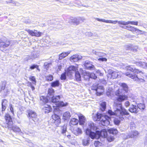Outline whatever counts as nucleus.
I'll return each mask as SVG.
<instances>
[{"instance_id": "obj_56", "label": "nucleus", "mask_w": 147, "mask_h": 147, "mask_svg": "<svg viewBox=\"0 0 147 147\" xmlns=\"http://www.w3.org/2000/svg\"><path fill=\"white\" fill-rule=\"evenodd\" d=\"M16 1L12 0H9L8 1H6V2L8 3H12V5L14 6L15 3Z\"/></svg>"}, {"instance_id": "obj_15", "label": "nucleus", "mask_w": 147, "mask_h": 147, "mask_svg": "<svg viewBox=\"0 0 147 147\" xmlns=\"http://www.w3.org/2000/svg\"><path fill=\"white\" fill-rule=\"evenodd\" d=\"M139 134L138 131H131L129 134H127L126 135V137L125 139H127L130 138H134L137 136Z\"/></svg>"}, {"instance_id": "obj_34", "label": "nucleus", "mask_w": 147, "mask_h": 147, "mask_svg": "<svg viewBox=\"0 0 147 147\" xmlns=\"http://www.w3.org/2000/svg\"><path fill=\"white\" fill-rule=\"evenodd\" d=\"M12 129L15 132L20 133L21 132V129L19 127L16 126H13L11 127Z\"/></svg>"}, {"instance_id": "obj_10", "label": "nucleus", "mask_w": 147, "mask_h": 147, "mask_svg": "<svg viewBox=\"0 0 147 147\" xmlns=\"http://www.w3.org/2000/svg\"><path fill=\"white\" fill-rule=\"evenodd\" d=\"M84 66L86 69L89 70H94L95 69V67L92 64V62L89 61H86L84 64Z\"/></svg>"}, {"instance_id": "obj_54", "label": "nucleus", "mask_w": 147, "mask_h": 147, "mask_svg": "<svg viewBox=\"0 0 147 147\" xmlns=\"http://www.w3.org/2000/svg\"><path fill=\"white\" fill-rule=\"evenodd\" d=\"M64 65L63 64L61 63L58 66V69H57L58 70L60 71L61 69H62L63 67V65Z\"/></svg>"}, {"instance_id": "obj_20", "label": "nucleus", "mask_w": 147, "mask_h": 147, "mask_svg": "<svg viewBox=\"0 0 147 147\" xmlns=\"http://www.w3.org/2000/svg\"><path fill=\"white\" fill-rule=\"evenodd\" d=\"M54 115L59 116L61 115L63 112L61 110H60L59 108L57 107L55 108H54Z\"/></svg>"}, {"instance_id": "obj_4", "label": "nucleus", "mask_w": 147, "mask_h": 147, "mask_svg": "<svg viewBox=\"0 0 147 147\" xmlns=\"http://www.w3.org/2000/svg\"><path fill=\"white\" fill-rule=\"evenodd\" d=\"M55 91L52 88H49L48 90V94L46 97H45L43 100L42 102L44 103L48 102L49 100H50L52 102H58L59 98L60 96H54V94Z\"/></svg>"}, {"instance_id": "obj_13", "label": "nucleus", "mask_w": 147, "mask_h": 147, "mask_svg": "<svg viewBox=\"0 0 147 147\" xmlns=\"http://www.w3.org/2000/svg\"><path fill=\"white\" fill-rule=\"evenodd\" d=\"M117 118H115L114 120V123L116 125H119L121 122L123 121L125 116L124 115H118Z\"/></svg>"}, {"instance_id": "obj_2", "label": "nucleus", "mask_w": 147, "mask_h": 147, "mask_svg": "<svg viewBox=\"0 0 147 147\" xmlns=\"http://www.w3.org/2000/svg\"><path fill=\"white\" fill-rule=\"evenodd\" d=\"M127 71H131V73H130L128 72H127L125 73V75L126 76L129 77L134 80L135 81H137L138 82H142L144 80L142 78H139L138 75H136L137 74H143L144 73L142 71H139V70L136 69L134 66L129 65L127 66L126 67Z\"/></svg>"}, {"instance_id": "obj_49", "label": "nucleus", "mask_w": 147, "mask_h": 147, "mask_svg": "<svg viewBox=\"0 0 147 147\" xmlns=\"http://www.w3.org/2000/svg\"><path fill=\"white\" fill-rule=\"evenodd\" d=\"M61 121V119H59L57 120L54 121L53 122L56 125V126H57L60 123Z\"/></svg>"}, {"instance_id": "obj_60", "label": "nucleus", "mask_w": 147, "mask_h": 147, "mask_svg": "<svg viewBox=\"0 0 147 147\" xmlns=\"http://www.w3.org/2000/svg\"><path fill=\"white\" fill-rule=\"evenodd\" d=\"M125 107H128L129 105H130L129 102L128 101H126L125 102Z\"/></svg>"}, {"instance_id": "obj_29", "label": "nucleus", "mask_w": 147, "mask_h": 147, "mask_svg": "<svg viewBox=\"0 0 147 147\" xmlns=\"http://www.w3.org/2000/svg\"><path fill=\"white\" fill-rule=\"evenodd\" d=\"M70 52H63L59 55V59L61 60L63 58L65 57L69 54Z\"/></svg>"}, {"instance_id": "obj_38", "label": "nucleus", "mask_w": 147, "mask_h": 147, "mask_svg": "<svg viewBox=\"0 0 147 147\" xmlns=\"http://www.w3.org/2000/svg\"><path fill=\"white\" fill-rule=\"evenodd\" d=\"M121 86L123 88V90L127 92L128 89V86L125 83H122L121 84Z\"/></svg>"}, {"instance_id": "obj_64", "label": "nucleus", "mask_w": 147, "mask_h": 147, "mask_svg": "<svg viewBox=\"0 0 147 147\" xmlns=\"http://www.w3.org/2000/svg\"><path fill=\"white\" fill-rule=\"evenodd\" d=\"M20 5V4L17 2L16 1L15 3L14 6H19Z\"/></svg>"}, {"instance_id": "obj_59", "label": "nucleus", "mask_w": 147, "mask_h": 147, "mask_svg": "<svg viewBox=\"0 0 147 147\" xmlns=\"http://www.w3.org/2000/svg\"><path fill=\"white\" fill-rule=\"evenodd\" d=\"M98 60L100 61H107V59L105 58H100L98 59Z\"/></svg>"}, {"instance_id": "obj_12", "label": "nucleus", "mask_w": 147, "mask_h": 147, "mask_svg": "<svg viewBox=\"0 0 147 147\" xmlns=\"http://www.w3.org/2000/svg\"><path fill=\"white\" fill-rule=\"evenodd\" d=\"M70 130L76 136L80 135L82 133L81 129L77 127H75L74 128L73 127H71Z\"/></svg>"}, {"instance_id": "obj_42", "label": "nucleus", "mask_w": 147, "mask_h": 147, "mask_svg": "<svg viewBox=\"0 0 147 147\" xmlns=\"http://www.w3.org/2000/svg\"><path fill=\"white\" fill-rule=\"evenodd\" d=\"M100 134L101 136H103L104 137H105L107 135V132L105 129H104L101 132Z\"/></svg>"}, {"instance_id": "obj_1", "label": "nucleus", "mask_w": 147, "mask_h": 147, "mask_svg": "<svg viewBox=\"0 0 147 147\" xmlns=\"http://www.w3.org/2000/svg\"><path fill=\"white\" fill-rule=\"evenodd\" d=\"M86 135L89 136L85 137L82 140V144L84 146H88L90 144V138L92 139L95 138L96 137V134L92 131V130L96 131L97 129V127L93 122L90 121L86 123Z\"/></svg>"}, {"instance_id": "obj_36", "label": "nucleus", "mask_w": 147, "mask_h": 147, "mask_svg": "<svg viewBox=\"0 0 147 147\" xmlns=\"http://www.w3.org/2000/svg\"><path fill=\"white\" fill-rule=\"evenodd\" d=\"M109 75H111V78L113 79L116 78L118 76V73L115 71H113L111 72V74H109Z\"/></svg>"}, {"instance_id": "obj_5", "label": "nucleus", "mask_w": 147, "mask_h": 147, "mask_svg": "<svg viewBox=\"0 0 147 147\" xmlns=\"http://www.w3.org/2000/svg\"><path fill=\"white\" fill-rule=\"evenodd\" d=\"M97 118L96 120L100 121V123L103 126H107L110 123L111 120L110 117L107 115H103L101 114L97 113L96 115Z\"/></svg>"}, {"instance_id": "obj_6", "label": "nucleus", "mask_w": 147, "mask_h": 147, "mask_svg": "<svg viewBox=\"0 0 147 147\" xmlns=\"http://www.w3.org/2000/svg\"><path fill=\"white\" fill-rule=\"evenodd\" d=\"M96 19L98 21L102 22L107 23L116 24L117 22L119 24H121L123 25H126L129 24H131V21L126 22L123 21H118L117 20H116L113 21L111 20H105L104 19H100L98 18H96Z\"/></svg>"}, {"instance_id": "obj_40", "label": "nucleus", "mask_w": 147, "mask_h": 147, "mask_svg": "<svg viewBox=\"0 0 147 147\" xmlns=\"http://www.w3.org/2000/svg\"><path fill=\"white\" fill-rule=\"evenodd\" d=\"M25 30L31 36H34V30H32L29 29H26Z\"/></svg>"}, {"instance_id": "obj_52", "label": "nucleus", "mask_w": 147, "mask_h": 147, "mask_svg": "<svg viewBox=\"0 0 147 147\" xmlns=\"http://www.w3.org/2000/svg\"><path fill=\"white\" fill-rule=\"evenodd\" d=\"M121 90L120 89H119L118 90H117V91L115 92V94L117 96H119L121 94H120L121 92Z\"/></svg>"}, {"instance_id": "obj_48", "label": "nucleus", "mask_w": 147, "mask_h": 147, "mask_svg": "<svg viewBox=\"0 0 147 147\" xmlns=\"http://www.w3.org/2000/svg\"><path fill=\"white\" fill-rule=\"evenodd\" d=\"M90 78H92L94 79H96L97 78V76L95 74L90 73Z\"/></svg>"}, {"instance_id": "obj_39", "label": "nucleus", "mask_w": 147, "mask_h": 147, "mask_svg": "<svg viewBox=\"0 0 147 147\" xmlns=\"http://www.w3.org/2000/svg\"><path fill=\"white\" fill-rule=\"evenodd\" d=\"M138 108H139L140 110H144L145 108V105L143 103L138 104L137 106Z\"/></svg>"}, {"instance_id": "obj_11", "label": "nucleus", "mask_w": 147, "mask_h": 147, "mask_svg": "<svg viewBox=\"0 0 147 147\" xmlns=\"http://www.w3.org/2000/svg\"><path fill=\"white\" fill-rule=\"evenodd\" d=\"M77 70H78V69L77 67L74 66H70L66 71L67 76L70 77L72 74H74Z\"/></svg>"}, {"instance_id": "obj_32", "label": "nucleus", "mask_w": 147, "mask_h": 147, "mask_svg": "<svg viewBox=\"0 0 147 147\" xmlns=\"http://www.w3.org/2000/svg\"><path fill=\"white\" fill-rule=\"evenodd\" d=\"M51 62L48 61L45 62L43 65V67L47 70H48L49 67L51 65Z\"/></svg>"}, {"instance_id": "obj_30", "label": "nucleus", "mask_w": 147, "mask_h": 147, "mask_svg": "<svg viewBox=\"0 0 147 147\" xmlns=\"http://www.w3.org/2000/svg\"><path fill=\"white\" fill-rule=\"evenodd\" d=\"M79 122V120L75 118H71V119L70 124L71 125H76Z\"/></svg>"}, {"instance_id": "obj_16", "label": "nucleus", "mask_w": 147, "mask_h": 147, "mask_svg": "<svg viewBox=\"0 0 147 147\" xmlns=\"http://www.w3.org/2000/svg\"><path fill=\"white\" fill-rule=\"evenodd\" d=\"M82 56L78 55H74L70 57V60L71 61L76 62L82 59Z\"/></svg>"}, {"instance_id": "obj_21", "label": "nucleus", "mask_w": 147, "mask_h": 147, "mask_svg": "<svg viewBox=\"0 0 147 147\" xmlns=\"http://www.w3.org/2000/svg\"><path fill=\"white\" fill-rule=\"evenodd\" d=\"M54 103H55V105H57V106L58 107H65L68 104V103L67 102H66L64 103L63 101L59 102V101L57 102Z\"/></svg>"}, {"instance_id": "obj_62", "label": "nucleus", "mask_w": 147, "mask_h": 147, "mask_svg": "<svg viewBox=\"0 0 147 147\" xmlns=\"http://www.w3.org/2000/svg\"><path fill=\"white\" fill-rule=\"evenodd\" d=\"M2 106V111H4L5 110V109L6 108V106H4L3 105H1Z\"/></svg>"}, {"instance_id": "obj_53", "label": "nucleus", "mask_w": 147, "mask_h": 147, "mask_svg": "<svg viewBox=\"0 0 147 147\" xmlns=\"http://www.w3.org/2000/svg\"><path fill=\"white\" fill-rule=\"evenodd\" d=\"M7 101L6 99H4L2 100L1 105L7 106Z\"/></svg>"}, {"instance_id": "obj_27", "label": "nucleus", "mask_w": 147, "mask_h": 147, "mask_svg": "<svg viewBox=\"0 0 147 147\" xmlns=\"http://www.w3.org/2000/svg\"><path fill=\"white\" fill-rule=\"evenodd\" d=\"M60 83L59 80H56L51 83V86L52 87H58L60 85Z\"/></svg>"}, {"instance_id": "obj_45", "label": "nucleus", "mask_w": 147, "mask_h": 147, "mask_svg": "<svg viewBox=\"0 0 147 147\" xmlns=\"http://www.w3.org/2000/svg\"><path fill=\"white\" fill-rule=\"evenodd\" d=\"M29 78L30 80L33 82V84H36V81L34 76H30L29 77Z\"/></svg>"}, {"instance_id": "obj_31", "label": "nucleus", "mask_w": 147, "mask_h": 147, "mask_svg": "<svg viewBox=\"0 0 147 147\" xmlns=\"http://www.w3.org/2000/svg\"><path fill=\"white\" fill-rule=\"evenodd\" d=\"M75 74V78L76 80L78 81H81V76L79 72L77 70Z\"/></svg>"}, {"instance_id": "obj_8", "label": "nucleus", "mask_w": 147, "mask_h": 147, "mask_svg": "<svg viewBox=\"0 0 147 147\" xmlns=\"http://www.w3.org/2000/svg\"><path fill=\"white\" fill-rule=\"evenodd\" d=\"M5 119L7 127L11 128L13 125V122L10 115L8 113H6L5 115Z\"/></svg>"}, {"instance_id": "obj_46", "label": "nucleus", "mask_w": 147, "mask_h": 147, "mask_svg": "<svg viewBox=\"0 0 147 147\" xmlns=\"http://www.w3.org/2000/svg\"><path fill=\"white\" fill-rule=\"evenodd\" d=\"M2 84L1 85V89L3 90H4L6 84V82L5 81H2Z\"/></svg>"}, {"instance_id": "obj_23", "label": "nucleus", "mask_w": 147, "mask_h": 147, "mask_svg": "<svg viewBox=\"0 0 147 147\" xmlns=\"http://www.w3.org/2000/svg\"><path fill=\"white\" fill-rule=\"evenodd\" d=\"M69 22L71 24H75L78 25L79 24L78 18H72L69 20Z\"/></svg>"}, {"instance_id": "obj_47", "label": "nucleus", "mask_w": 147, "mask_h": 147, "mask_svg": "<svg viewBox=\"0 0 147 147\" xmlns=\"http://www.w3.org/2000/svg\"><path fill=\"white\" fill-rule=\"evenodd\" d=\"M52 118L53 119V120L54 121L57 120V119H61L60 116H58L57 115H52Z\"/></svg>"}, {"instance_id": "obj_57", "label": "nucleus", "mask_w": 147, "mask_h": 147, "mask_svg": "<svg viewBox=\"0 0 147 147\" xmlns=\"http://www.w3.org/2000/svg\"><path fill=\"white\" fill-rule=\"evenodd\" d=\"M9 108L10 109V111L12 113V114L14 113V111H13V108L12 106V105L11 104H10L9 105Z\"/></svg>"}, {"instance_id": "obj_63", "label": "nucleus", "mask_w": 147, "mask_h": 147, "mask_svg": "<svg viewBox=\"0 0 147 147\" xmlns=\"http://www.w3.org/2000/svg\"><path fill=\"white\" fill-rule=\"evenodd\" d=\"M143 120L146 122L147 123V116H145L143 117Z\"/></svg>"}, {"instance_id": "obj_14", "label": "nucleus", "mask_w": 147, "mask_h": 147, "mask_svg": "<svg viewBox=\"0 0 147 147\" xmlns=\"http://www.w3.org/2000/svg\"><path fill=\"white\" fill-rule=\"evenodd\" d=\"M79 119V124L80 125H84L85 123L86 119L85 117L81 114L78 115Z\"/></svg>"}, {"instance_id": "obj_37", "label": "nucleus", "mask_w": 147, "mask_h": 147, "mask_svg": "<svg viewBox=\"0 0 147 147\" xmlns=\"http://www.w3.org/2000/svg\"><path fill=\"white\" fill-rule=\"evenodd\" d=\"M45 80L48 81H51L53 80V77L52 75L49 74L45 76Z\"/></svg>"}, {"instance_id": "obj_26", "label": "nucleus", "mask_w": 147, "mask_h": 147, "mask_svg": "<svg viewBox=\"0 0 147 147\" xmlns=\"http://www.w3.org/2000/svg\"><path fill=\"white\" fill-rule=\"evenodd\" d=\"M100 90L103 91V87L102 86L99 87L98 86L95 89V90L96 91V94L97 96H100L102 94V91L99 92V90Z\"/></svg>"}, {"instance_id": "obj_43", "label": "nucleus", "mask_w": 147, "mask_h": 147, "mask_svg": "<svg viewBox=\"0 0 147 147\" xmlns=\"http://www.w3.org/2000/svg\"><path fill=\"white\" fill-rule=\"evenodd\" d=\"M67 75V72L66 71L64 73L62 74L60 77L61 79V80H65L66 78V76Z\"/></svg>"}, {"instance_id": "obj_55", "label": "nucleus", "mask_w": 147, "mask_h": 147, "mask_svg": "<svg viewBox=\"0 0 147 147\" xmlns=\"http://www.w3.org/2000/svg\"><path fill=\"white\" fill-rule=\"evenodd\" d=\"M78 19L79 21V22L80 23V22L81 21L84 22V21L86 20V19L84 17H78Z\"/></svg>"}, {"instance_id": "obj_41", "label": "nucleus", "mask_w": 147, "mask_h": 147, "mask_svg": "<svg viewBox=\"0 0 147 147\" xmlns=\"http://www.w3.org/2000/svg\"><path fill=\"white\" fill-rule=\"evenodd\" d=\"M34 36L37 37H39L41 36L42 33L38 31L37 30H34Z\"/></svg>"}, {"instance_id": "obj_22", "label": "nucleus", "mask_w": 147, "mask_h": 147, "mask_svg": "<svg viewBox=\"0 0 147 147\" xmlns=\"http://www.w3.org/2000/svg\"><path fill=\"white\" fill-rule=\"evenodd\" d=\"M137 65L143 68H147V63L142 62H136Z\"/></svg>"}, {"instance_id": "obj_28", "label": "nucleus", "mask_w": 147, "mask_h": 147, "mask_svg": "<svg viewBox=\"0 0 147 147\" xmlns=\"http://www.w3.org/2000/svg\"><path fill=\"white\" fill-rule=\"evenodd\" d=\"M39 55L40 52L38 51H34L31 54V56L32 58H33L38 57L39 56Z\"/></svg>"}, {"instance_id": "obj_35", "label": "nucleus", "mask_w": 147, "mask_h": 147, "mask_svg": "<svg viewBox=\"0 0 147 147\" xmlns=\"http://www.w3.org/2000/svg\"><path fill=\"white\" fill-rule=\"evenodd\" d=\"M100 109L102 111H104L106 108V103L105 102H102L100 105Z\"/></svg>"}, {"instance_id": "obj_3", "label": "nucleus", "mask_w": 147, "mask_h": 147, "mask_svg": "<svg viewBox=\"0 0 147 147\" xmlns=\"http://www.w3.org/2000/svg\"><path fill=\"white\" fill-rule=\"evenodd\" d=\"M115 105L116 110L113 112L111 110H109L108 111V113L110 116H117L118 115H128L129 113L122 106L121 103H118L116 102L114 103Z\"/></svg>"}, {"instance_id": "obj_51", "label": "nucleus", "mask_w": 147, "mask_h": 147, "mask_svg": "<svg viewBox=\"0 0 147 147\" xmlns=\"http://www.w3.org/2000/svg\"><path fill=\"white\" fill-rule=\"evenodd\" d=\"M54 28L57 29H60L62 28V26L60 24H56L54 25Z\"/></svg>"}, {"instance_id": "obj_9", "label": "nucleus", "mask_w": 147, "mask_h": 147, "mask_svg": "<svg viewBox=\"0 0 147 147\" xmlns=\"http://www.w3.org/2000/svg\"><path fill=\"white\" fill-rule=\"evenodd\" d=\"M128 97L125 95H121L118 96H116L114 99V103L120 102H121L125 100H127Z\"/></svg>"}, {"instance_id": "obj_44", "label": "nucleus", "mask_w": 147, "mask_h": 147, "mask_svg": "<svg viewBox=\"0 0 147 147\" xmlns=\"http://www.w3.org/2000/svg\"><path fill=\"white\" fill-rule=\"evenodd\" d=\"M67 131V127L65 126H64L62 128L61 133L64 135H66V132Z\"/></svg>"}, {"instance_id": "obj_25", "label": "nucleus", "mask_w": 147, "mask_h": 147, "mask_svg": "<svg viewBox=\"0 0 147 147\" xmlns=\"http://www.w3.org/2000/svg\"><path fill=\"white\" fill-rule=\"evenodd\" d=\"M71 117L70 113L68 111H67L64 113L63 114V119L64 120H66L69 119Z\"/></svg>"}, {"instance_id": "obj_19", "label": "nucleus", "mask_w": 147, "mask_h": 147, "mask_svg": "<svg viewBox=\"0 0 147 147\" xmlns=\"http://www.w3.org/2000/svg\"><path fill=\"white\" fill-rule=\"evenodd\" d=\"M84 80L88 81L90 78V73L85 71H83L82 74Z\"/></svg>"}, {"instance_id": "obj_7", "label": "nucleus", "mask_w": 147, "mask_h": 147, "mask_svg": "<svg viewBox=\"0 0 147 147\" xmlns=\"http://www.w3.org/2000/svg\"><path fill=\"white\" fill-rule=\"evenodd\" d=\"M28 113L27 117L30 121L32 123H35L36 121L37 120L36 113L34 111L32 110H28L27 111Z\"/></svg>"}, {"instance_id": "obj_17", "label": "nucleus", "mask_w": 147, "mask_h": 147, "mask_svg": "<svg viewBox=\"0 0 147 147\" xmlns=\"http://www.w3.org/2000/svg\"><path fill=\"white\" fill-rule=\"evenodd\" d=\"M129 110L131 113H138L139 111L137 106L133 105H132L130 106Z\"/></svg>"}, {"instance_id": "obj_50", "label": "nucleus", "mask_w": 147, "mask_h": 147, "mask_svg": "<svg viewBox=\"0 0 147 147\" xmlns=\"http://www.w3.org/2000/svg\"><path fill=\"white\" fill-rule=\"evenodd\" d=\"M94 146L96 147L101 145V143L98 141H95L94 144Z\"/></svg>"}, {"instance_id": "obj_24", "label": "nucleus", "mask_w": 147, "mask_h": 147, "mask_svg": "<svg viewBox=\"0 0 147 147\" xmlns=\"http://www.w3.org/2000/svg\"><path fill=\"white\" fill-rule=\"evenodd\" d=\"M125 29H127V30L132 32H135L136 31H141V30L139 29L133 27L131 26H126V28H125Z\"/></svg>"}, {"instance_id": "obj_18", "label": "nucleus", "mask_w": 147, "mask_h": 147, "mask_svg": "<svg viewBox=\"0 0 147 147\" xmlns=\"http://www.w3.org/2000/svg\"><path fill=\"white\" fill-rule=\"evenodd\" d=\"M52 110V108L51 107L47 104H45L42 109L43 112L45 113H48L51 112Z\"/></svg>"}, {"instance_id": "obj_61", "label": "nucleus", "mask_w": 147, "mask_h": 147, "mask_svg": "<svg viewBox=\"0 0 147 147\" xmlns=\"http://www.w3.org/2000/svg\"><path fill=\"white\" fill-rule=\"evenodd\" d=\"M131 24H133L135 25H138V22L137 21H131Z\"/></svg>"}, {"instance_id": "obj_58", "label": "nucleus", "mask_w": 147, "mask_h": 147, "mask_svg": "<svg viewBox=\"0 0 147 147\" xmlns=\"http://www.w3.org/2000/svg\"><path fill=\"white\" fill-rule=\"evenodd\" d=\"M37 67V65L36 64H33L30 67V69L31 70H33L35 68H36Z\"/></svg>"}, {"instance_id": "obj_33", "label": "nucleus", "mask_w": 147, "mask_h": 147, "mask_svg": "<svg viewBox=\"0 0 147 147\" xmlns=\"http://www.w3.org/2000/svg\"><path fill=\"white\" fill-rule=\"evenodd\" d=\"M108 132L111 134H116L118 133V131L116 129L111 128L109 129Z\"/></svg>"}]
</instances>
